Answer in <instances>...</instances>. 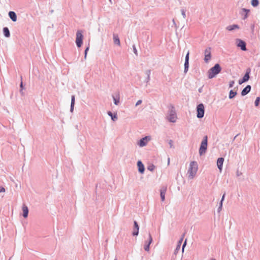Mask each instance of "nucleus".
Segmentation results:
<instances>
[{"label":"nucleus","mask_w":260,"mask_h":260,"mask_svg":"<svg viewBox=\"0 0 260 260\" xmlns=\"http://www.w3.org/2000/svg\"><path fill=\"white\" fill-rule=\"evenodd\" d=\"M221 71V68L218 63H216L215 66L211 68L208 72V78L212 79L215 77Z\"/></svg>","instance_id":"f257e3e1"},{"label":"nucleus","mask_w":260,"mask_h":260,"mask_svg":"<svg viewBox=\"0 0 260 260\" xmlns=\"http://www.w3.org/2000/svg\"><path fill=\"white\" fill-rule=\"evenodd\" d=\"M198 164L196 161H193L190 163L188 173L189 174L188 177L192 179L196 175L198 171Z\"/></svg>","instance_id":"f03ea898"},{"label":"nucleus","mask_w":260,"mask_h":260,"mask_svg":"<svg viewBox=\"0 0 260 260\" xmlns=\"http://www.w3.org/2000/svg\"><path fill=\"white\" fill-rule=\"evenodd\" d=\"M207 139H208L207 136H205L202 143H201V146H200V150H199V153L201 155H202L203 154L205 153L207 150Z\"/></svg>","instance_id":"7ed1b4c3"},{"label":"nucleus","mask_w":260,"mask_h":260,"mask_svg":"<svg viewBox=\"0 0 260 260\" xmlns=\"http://www.w3.org/2000/svg\"><path fill=\"white\" fill-rule=\"evenodd\" d=\"M83 36L81 30L77 31L76 33V43L78 47L82 46Z\"/></svg>","instance_id":"20e7f679"},{"label":"nucleus","mask_w":260,"mask_h":260,"mask_svg":"<svg viewBox=\"0 0 260 260\" xmlns=\"http://www.w3.org/2000/svg\"><path fill=\"white\" fill-rule=\"evenodd\" d=\"M177 117L175 113L174 108L172 107L170 110L169 115L168 117V119L171 122H175L177 120Z\"/></svg>","instance_id":"39448f33"},{"label":"nucleus","mask_w":260,"mask_h":260,"mask_svg":"<svg viewBox=\"0 0 260 260\" xmlns=\"http://www.w3.org/2000/svg\"><path fill=\"white\" fill-rule=\"evenodd\" d=\"M204 115V106L203 104H200L197 107V117L200 118H202Z\"/></svg>","instance_id":"423d86ee"},{"label":"nucleus","mask_w":260,"mask_h":260,"mask_svg":"<svg viewBox=\"0 0 260 260\" xmlns=\"http://www.w3.org/2000/svg\"><path fill=\"white\" fill-rule=\"evenodd\" d=\"M237 46L240 47L242 50L245 51L246 50V43L240 39L236 40Z\"/></svg>","instance_id":"0eeeda50"},{"label":"nucleus","mask_w":260,"mask_h":260,"mask_svg":"<svg viewBox=\"0 0 260 260\" xmlns=\"http://www.w3.org/2000/svg\"><path fill=\"white\" fill-rule=\"evenodd\" d=\"M205 58L204 60L206 62H208V61L211 59V48H208L205 50Z\"/></svg>","instance_id":"6e6552de"},{"label":"nucleus","mask_w":260,"mask_h":260,"mask_svg":"<svg viewBox=\"0 0 260 260\" xmlns=\"http://www.w3.org/2000/svg\"><path fill=\"white\" fill-rule=\"evenodd\" d=\"M150 140L149 137H145L141 139L139 142V145L140 147H143L146 145L148 142Z\"/></svg>","instance_id":"1a4fd4ad"},{"label":"nucleus","mask_w":260,"mask_h":260,"mask_svg":"<svg viewBox=\"0 0 260 260\" xmlns=\"http://www.w3.org/2000/svg\"><path fill=\"white\" fill-rule=\"evenodd\" d=\"M167 190V186H162L160 190L161 200V201H162V202L164 201L165 200V194H166Z\"/></svg>","instance_id":"9d476101"},{"label":"nucleus","mask_w":260,"mask_h":260,"mask_svg":"<svg viewBox=\"0 0 260 260\" xmlns=\"http://www.w3.org/2000/svg\"><path fill=\"white\" fill-rule=\"evenodd\" d=\"M224 161V158L222 157L218 158L217 160V166L220 172L222 171V165Z\"/></svg>","instance_id":"9b49d317"},{"label":"nucleus","mask_w":260,"mask_h":260,"mask_svg":"<svg viewBox=\"0 0 260 260\" xmlns=\"http://www.w3.org/2000/svg\"><path fill=\"white\" fill-rule=\"evenodd\" d=\"M249 73L250 72H247L246 73L244 76L243 79L242 80H239V84H241L244 82L247 81L249 79Z\"/></svg>","instance_id":"f8f14e48"},{"label":"nucleus","mask_w":260,"mask_h":260,"mask_svg":"<svg viewBox=\"0 0 260 260\" xmlns=\"http://www.w3.org/2000/svg\"><path fill=\"white\" fill-rule=\"evenodd\" d=\"M22 209L23 211V216L24 218H26L28 214V208L25 205H23Z\"/></svg>","instance_id":"ddd939ff"},{"label":"nucleus","mask_w":260,"mask_h":260,"mask_svg":"<svg viewBox=\"0 0 260 260\" xmlns=\"http://www.w3.org/2000/svg\"><path fill=\"white\" fill-rule=\"evenodd\" d=\"M251 89V86L250 85L246 86L242 91L241 94L243 96L249 93Z\"/></svg>","instance_id":"4468645a"},{"label":"nucleus","mask_w":260,"mask_h":260,"mask_svg":"<svg viewBox=\"0 0 260 260\" xmlns=\"http://www.w3.org/2000/svg\"><path fill=\"white\" fill-rule=\"evenodd\" d=\"M152 241V237H151V235L149 234V239H148V243L146 244L144 246V249L146 251H148L149 250V246H150V244L151 243Z\"/></svg>","instance_id":"2eb2a0df"},{"label":"nucleus","mask_w":260,"mask_h":260,"mask_svg":"<svg viewBox=\"0 0 260 260\" xmlns=\"http://www.w3.org/2000/svg\"><path fill=\"white\" fill-rule=\"evenodd\" d=\"M9 16L12 20L14 22L16 21L17 20V16L16 13L13 11H10L9 13Z\"/></svg>","instance_id":"dca6fc26"},{"label":"nucleus","mask_w":260,"mask_h":260,"mask_svg":"<svg viewBox=\"0 0 260 260\" xmlns=\"http://www.w3.org/2000/svg\"><path fill=\"white\" fill-rule=\"evenodd\" d=\"M137 165L139 168V171L141 173H143L144 171V166L141 161H138Z\"/></svg>","instance_id":"f3484780"},{"label":"nucleus","mask_w":260,"mask_h":260,"mask_svg":"<svg viewBox=\"0 0 260 260\" xmlns=\"http://www.w3.org/2000/svg\"><path fill=\"white\" fill-rule=\"evenodd\" d=\"M113 41L114 44L117 45L118 46H120V40L118 38V36L117 35L114 34L113 35Z\"/></svg>","instance_id":"a211bd4d"},{"label":"nucleus","mask_w":260,"mask_h":260,"mask_svg":"<svg viewBox=\"0 0 260 260\" xmlns=\"http://www.w3.org/2000/svg\"><path fill=\"white\" fill-rule=\"evenodd\" d=\"M134 226L135 229L136 230V232H133V235L134 236H137L139 233V225L136 221H134Z\"/></svg>","instance_id":"6ab92c4d"},{"label":"nucleus","mask_w":260,"mask_h":260,"mask_svg":"<svg viewBox=\"0 0 260 260\" xmlns=\"http://www.w3.org/2000/svg\"><path fill=\"white\" fill-rule=\"evenodd\" d=\"M239 26L238 25H236V24H234V25H229L227 27H226V29L229 30V31H231V30H233L236 28H239Z\"/></svg>","instance_id":"aec40b11"},{"label":"nucleus","mask_w":260,"mask_h":260,"mask_svg":"<svg viewBox=\"0 0 260 260\" xmlns=\"http://www.w3.org/2000/svg\"><path fill=\"white\" fill-rule=\"evenodd\" d=\"M3 31H4V34L5 35V36L6 37H10V34L9 30L7 27H4L3 29Z\"/></svg>","instance_id":"412c9836"},{"label":"nucleus","mask_w":260,"mask_h":260,"mask_svg":"<svg viewBox=\"0 0 260 260\" xmlns=\"http://www.w3.org/2000/svg\"><path fill=\"white\" fill-rule=\"evenodd\" d=\"M108 114L111 117V118L113 121H115L117 119V116L116 114H115L113 116L112 112L110 111L108 112Z\"/></svg>","instance_id":"4be33fe9"},{"label":"nucleus","mask_w":260,"mask_h":260,"mask_svg":"<svg viewBox=\"0 0 260 260\" xmlns=\"http://www.w3.org/2000/svg\"><path fill=\"white\" fill-rule=\"evenodd\" d=\"M74 104H75V96L73 95L72 96L71 105V111H73V110Z\"/></svg>","instance_id":"5701e85b"},{"label":"nucleus","mask_w":260,"mask_h":260,"mask_svg":"<svg viewBox=\"0 0 260 260\" xmlns=\"http://www.w3.org/2000/svg\"><path fill=\"white\" fill-rule=\"evenodd\" d=\"M236 94H237L236 92H234V91H233V90H231L230 91V94H229L230 99H233L236 95Z\"/></svg>","instance_id":"b1692460"},{"label":"nucleus","mask_w":260,"mask_h":260,"mask_svg":"<svg viewBox=\"0 0 260 260\" xmlns=\"http://www.w3.org/2000/svg\"><path fill=\"white\" fill-rule=\"evenodd\" d=\"M259 2L258 0H252L251 1V5L253 7H256L258 5Z\"/></svg>","instance_id":"393cba45"},{"label":"nucleus","mask_w":260,"mask_h":260,"mask_svg":"<svg viewBox=\"0 0 260 260\" xmlns=\"http://www.w3.org/2000/svg\"><path fill=\"white\" fill-rule=\"evenodd\" d=\"M155 168V167L153 165L151 164L147 167V169L150 171H153Z\"/></svg>","instance_id":"a878e982"},{"label":"nucleus","mask_w":260,"mask_h":260,"mask_svg":"<svg viewBox=\"0 0 260 260\" xmlns=\"http://www.w3.org/2000/svg\"><path fill=\"white\" fill-rule=\"evenodd\" d=\"M189 67V62H185L184 63V72L186 73L188 71Z\"/></svg>","instance_id":"bb28decb"},{"label":"nucleus","mask_w":260,"mask_h":260,"mask_svg":"<svg viewBox=\"0 0 260 260\" xmlns=\"http://www.w3.org/2000/svg\"><path fill=\"white\" fill-rule=\"evenodd\" d=\"M225 193H224L222 197V199H221V202H220V206L219 207V209H221L222 208V202L224 199V198H225Z\"/></svg>","instance_id":"cd10ccee"},{"label":"nucleus","mask_w":260,"mask_h":260,"mask_svg":"<svg viewBox=\"0 0 260 260\" xmlns=\"http://www.w3.org/2000/svg\"><path fill=\"white\" fill-rule=\"evenodd\" d=\"M259 101H260V98L259 97H257L256 99V100L255 101V105L256 106H258Z\"/></svg>","instance_id":"c85d7f7f"},{"label":"nucleus","mask_w":260,"mask_h":260,"mask_svg":"<svg viewBox=\"0 0 260 260\" xmlns=\"http://www.w3.org/2000/svg\"><path fill=\"white\" fill-rule=\"evenodd\" d=\"M185 62H189V52H187V53L185 56Z\"/></svg>","instance_id":"c756f323"},{"label":"nucleus","mask_w":260,"mask_h":260,"mask_svg":"<svg viewBox=\"0 0 260 260\" xmlns=\"http://www.w3.org/2000/svg\"><path fill=\"white\" fill-rule=\"evenodd\" d=\"M242 10L246 13V14L245 16V18L247 17V14L249 12V10L246 9H243Z\"/></svg>","instance_id":"7c9ffc66"},{"label":"nucleus","mask_w":260,"mask_h":260,"mask_svg":"<svg viewBox=\"0 0 260 260\" xmlns=\"http://www.w3.org/2000/svg\"><path fill=\"white\" fill-rule=\"evenodd\" d=\"M234 84H235L234 81H230V84H229V87L230 88L234 86Z\"/></svg>","instance_id":"2f4dec72"},{"label":"nucleus","mask_w":260,"mask_h":260,"mask_svg":"<svg viewBox=\"0 0 260 260\" xmlns=\"http://www.w3.org/2000/svg\"><path fill=\"white\" fill-rule=\"evenodd\" d=\"M89 47H87L86 48L85 50V56H84L85 58H86L87 53V52H88V50H89Z\"/></svg>","instance_id":"473e14b6"},{"label":"nucleus","mask_w":260,"mask_h":260,"mask_svg":"<svg viewBox=\"0 0 260 260\" xmlns=\"http://www.w3.org/2000/svg\"><path fill=\"white\" fill-rule=\"evenodd\" d=\"M114 101V104L115 105H118L119 103V101L118 100H116L115 98H113Z\"/></svg>","instance_id":"72a5a7b5"},{"label":"nucleus","mask_w":260,"mask_h":260,"mask_svg":"<svg viewBox=\"0 0 260 260\" xmlns=\"http://www.w3.org/2000/svg\"><path fill=\"white\" fill-rule=\"evenodd\" d=\"M5 191V188L4 187H0V192H4Z\"/></svg>","instance_id":"f704fd0d"},{"label":"nucleus","mask_w":260,"mask_h":260,"mask_svg":"<svg viewBox=\"0 0 260 260\" xmlns=\"http://www.w3.org/2000/svg\"><path fill=\"white\" fill-rule=\"evenodd\" d=\"M141 103H142V101L141 100H139L136 103V106H137L139 105L140 104H141Z\"/></svg>","instance_id":"c9c22d12"},{"label":"nucleus","mask_w":260,"mask_h":260,"mask_svg":"<svg viewBox=\"0 0 260 260\" xmlns=\"http://www.w3.org/2000/svg\"><path fill=\"white\" fill-rule=\"evenodd\" d=\"M134 52L136 55H138L137 50L135 46H134Z\"/></svg>","instance_id":"e433bc0d"},{"label":"nucleus","mask_w":260,"mask_h":260,"mask_svg":"<svg viewBox=\"0 0 260 260\" xmlns=\"http://www.w3.org/2000/svg\"><path fill=\"white\" fill-rule=\"evenodd\" d=\"M184 236V234L183 235L182 237L181 238V239H180V240L179 241V244H181V242H182V240H183V239Z\"/></svg>","instance_id":"4c0bfd02"},{"label":"nucleus","mask_w":260,"mask_h":260,"mask_svg":"<svg viewBox=\"0 0 260 260\" xmlns=\"http://www.w3.org/2000/svg\"><path fill=\"white\" fill-rule=\"evenodd\" d=\"M186 244V240H185L183 245V246H182V250L183 251L184 250V247L185 246Z\"/></svg>","instance_id":"58836bf2"},{"label":"nucleus","mask_w":260,"mask_h":260,"mask_svg":"<svg viewBox=\"0 0 260 260\" xmlns=\"http://www.w3.org/2000/svg\"><path fill=\"white\" fill-rule=\"evenodd\" d=\"M169 144L170 145V146L172 147V144H173V141L172 140H170V142H169Z\"/></svg>","instance_id":"ea45409f"},{"label":"nucleus","mask_w":260,"mask_h":260,"mask_svg":"<svg viewBox=\"0 0 260 260\" xmlns=\"http://www.w3.org/2000/svg\"><path fill=\"white\" fill-rule=\"evenodd\" d=\"M182 15H183V17H184V18H185V12H184V11H182Z\"/></svg>","instance_id":"a19ab883"},{"label":"nucleus","mask_w":260,"mask_h":260,"mask_svg":"<svg viewBox=\"0 0 260 260\" xmlns=\"http://www.w3.org/2000/svg\"><path fill=\"white\" fill-rule=\"evenodd\" d=\"M22 86H23V84H22V82H21V84H20V87L21 88H22Z\"/></svg>","instance_id":"79ce46f5"},{"label":"nucleus","mask_w":260,"mask_h":260,"mask_svg":"<svg viewBox=\"0 0 260 260\" xmlns=\"http://www.w3.org/2000/svg\"><path fill=\"white\" fill-rule=\"evenodd\" d=\"M180 244H179V245H178V247H177V248H179L180 247Z\"/></svg>","instance_id":"37998d69"},{"label":"nucleus","mask_w":260,"mask_h":260,"mask_svg":"<svg viewBox=\"0 0 260 260\" xmlns=\"http://www.w3.org/2000/svg\"><path fill=\"white\" fill-rule=\"evenodd\" d=\"M180 244H179V245H178V247H177V248H179L180 247Z\"/></svg>","instance_id":"c03bdc74"},{"label":"nucleus","mask_w":260,"mask_h":260,"mask_svg":"<svg viewBox=\"0 0 260 260\" xmlns=\"http://www.w3.org/2000/svg\"><path fill=\"white\" fill-rule=\"evenodd\" d=\"M134 232H136V230L135 229V231H134Z\"/></svg>","instance_id":"a18cd8bd"},{"label":"nucleus","mask_w":260,"mask_h":260,"mask_svg":"<svg viewBox=\"0 0 260 260\" xmlns=\"http://www.w3.org/2000/svg\"><path fill=\"white\" fill-rule=\"evenodd\" d=\"M211 260H215V259H214V258H212V259H211Z\"/></svg>","instance_id":"49530a36"},{"label":"nucleus","mask_w":260,"mask_h":260,"mask_svg":"<svg viewBox=\"0 0 260 260\" xmlns=\"http://www.w3.org/2000/svg\"><path fill=\"white\" fill-rule=\"evenodd\" d=\"M114 260H117L116 259H115Z\"/></svg>","instance_id":"de8ad7c7"}]
</instances>
